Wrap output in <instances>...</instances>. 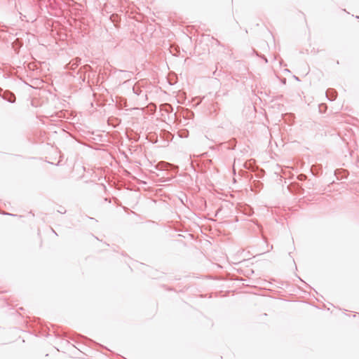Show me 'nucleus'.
I'll return each instance as SVG.
<instances>
[{
  "label": "nucleus",
  "instance_id": "obj_1",
  "mask_svg": "<svg viewBox=\"0 0 359 359\" xmlns=\"http://www.w3.org/2000/svg\"><path fill=\"white\" fill-rule=\"evenodd\" d=\"M299 180H302L306 178V176L304 175H301L299 176Z\"/></svg>",
  "mask_w": 359,
  "mask_h": 359
}]
</instances>
